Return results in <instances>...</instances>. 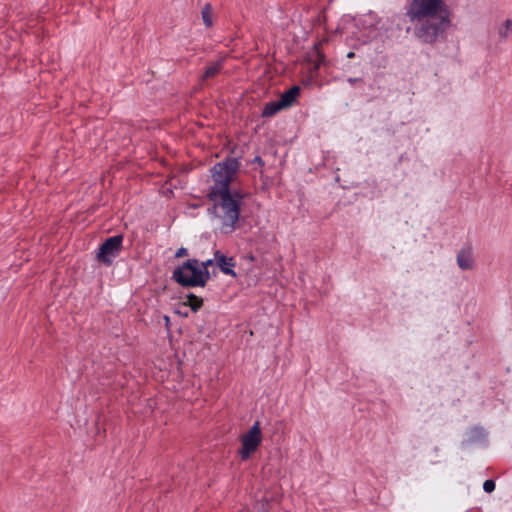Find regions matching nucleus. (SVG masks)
Here are the masks:
<instances>
[{"mask_svg": "<svg viewBox=\"0 0 512 512\" xmlns=\"http://www.w3.org/2000/svg\"><path fill=\"white\" fill-rule=\"evenodd\" d=\"M406 16L417 22L414 35L426 44L435 43L451 25L450 10L443 0H411Z\"/></svg>", "mask_w": 512, "mask_h": 512, "instance_id": "f257e3e1", "label": "nucleus"}, {"mask_svg": "<svg viewBox=\"0 0 512 512\" xmlns=\"http://www.w3.org/2000/svg\"><path fill=\"white\" fill-rule=\"evenodd\" d=\"M207 197L213 203L208 208V214L218 221L219 231L224 235L232 234L239 227L245 194L240 190H233Z\"/></svg>", "mask_w": 512, "mask_h": 512, "instance_id": "f03ea898", "label": "nucleus"}, {"mask_svg": "<svg viewBox=\"0 0 512 512\" xmlns=\"http://www.w3.org/2000/svg\"><path fill=\"white\" fill-rule=\"evenodd\" d=\"M240 167L237 158L228 157L218 162L210 169L213 184L209 187L207 195H216L232 192L231 183Z\"/></svg>", "mask_w": 512, "mask_h": 512, "instance_id": "7ed1b4c3", "label": "nucleus"}, {"mask_svg": "<svg viewBox=\"0 0 512 512\" xmlns=\"http://www.w3.org/2000/svg\"><path fill=\"white\" fill-rule=\"evenodd\" d=\"M172 278L183 287L205 286L209 280V271L199 268L198 259H188L173 271Z\"/></svg>", "mask_w": 512, "mask_h": 512, "instance_id": "20e7f679", "label": "nucleus"}, {"mask_svg": "<svg viewBox=\"0 0 512 512\" xmlns=\"http://www.w3.org/2000/svg\"><path fill=\"white\" fill-rule=\"evenodd\" d=\"M241 448L239 456L241 460H248L254 454L262 443V430L259 421H256L252 427L244 433L241 438Z\"/></svg>", "mask_w": 512, "mask_h": 512, "instance_id": "39448f33", "label": "nucleus"}, {"mask_svg": "<svg viewBox=\"0 0 512 512\" xmlns=\"http://www.w3.org/2000/svg\"><path fill=\"white\" fill-rule=\"evenodd\" d=\"M123 235L117 234L107 238L98 248L96 259L105 266H110L123 249Z\"/></svg>", "mask_w": 512, "mask_h": 512, "instance_id": "423d86ee", "label": "nucleus"}, {"mask_svg": "<svg viewBox=\"0 0 512 512\" xmlns=\"http://www.w3.org/2000/svg\"><path fill=\"white\" fill-rule=\"evenodd\" d=\"M456 262L460 270L468 271L473 270L475 267V259L473 248L471 245L466 244L462 246L457 252Z\"/></svg>", "mask_w": 512, "mask_h": 512, "instance_id": "0eeeda50", "label": "nucleus"}, {"mask_svg": "<svg viewBox=\"0 0 512 512\" xmlns=\"http://www.w3.org/2000/svg\"><path fill=\"white\" fill-rule=\"evenodd\" d=\"M215 259L217 260L218 266L220 270L226 275L235 276L236 273L233 270L235 266V262L233 258H228L225 255L221 254L220 251L215 252Z\"/></svg>", "mask_w": 512, "mask_h": 512, "instance_id": "6e6552de", "label": "nucleus"}, {"mask_svg": "<svg viewBox=\"0 0 512 512\" xmlns=\"http://www.w3.org/2000/svg\"><path fill=\"white\" fill-rule=\"evenodd\" d=\"M202 305V299L198 298L195 295H191L189 298V305L182 304L177 310L176 313L183 317H188L189 312H196Z\"/></svg>", "mask_w": 512, "mask_h": 512, "instance_id": "1a4fd4ad", "label": "nucleus"}, {"mask_svg": "<svg viewBox=\"0 0 512 512\" xmlns=\"http://www.w3.org/2000/svg\"><path fill=\"white\" fill-rule=\"evenodd\" d=\"M300 87L297 85L292 86L290 89L281 94L279 101L283 108L290 107L300 95Z\"/></svg>", "mask_w": 512, "mask_h": 512, "instance_id": "9d476101", "label": "nucleus"}, {"mask_svg": "<svg viewBox=\"0 0 512 512\" xmlns=\"http://www.w3.org/2000/svg\"><path fill=\"white\" fill-rule=\"evenodd\" d=\"M497 33L500 40L512 38V19H506L498 28Z\"/></svg>", "mask_w": 512, "mask_h": 512, "instance_id": "9b49d317", "label": "nucleus"}, {"mask_svg": "<svg viewBox=\"0 0 512 512\" xmlns=\"http://www.w3.org/2000/svg\"><path fill=\"white\" fill-rule=\"evenodd\" d=\"M282 109H284V108L281 105L279 100L270 101L264 105L261 115L263 117H271V116L275 115L276 113H278Z\"/></svg>", "mask_w": 512, "mask_h": 512, "instance_id": "f8f14e48", "label": "nucleus"}, {"mask_svg": "<svg viewBox=\"0 0 512 512\" xmlns=\"http://www.w3.org/2000/svg\"><path fill=\"white\" fill-rule=\"evenodd\" d=\"M223 62L219 60L212 65L208 66L203 74V79H208L216 76L222 70Z\"/></svg>", "mask_w": 512, "mask_h": 512, "instance_id": "ddd939ff", "label": "nucleus"}, {"mask_svg": "<svg viewBox=\"0 0 512 512\" xmlns=\"http://www.w3.org/2000/svg\"><path fill=\"white\" fill-rule=\"evenodd\" d=\"M201 16H202L203 23L205 24L206 27L209 28V27H211L213 25L212 6L209 3L204 5V7H203V9L201 11Z\"/></svg>", "mask_w": 512, "mask_h": 512, "instance_id": "4468645a", "label": "nucleus"}, {"mask_svg": "<svg viewBox=\"0 0 512 512\" xmlns=\"http://www.w3.org/2000/svg\"><path fill=\"white\" fill-rule=\"evenodd\" d=\"M495 482L491 479H488L483 484V489L487 493H492L495 490Z\"/></svg>", "mask_w": 512, "mask_h": 512, "instance_id": "2eb2a0df", "label": "nucleus"}, {"mask_svg": "<svg viewBox=\"0 0 512 512\" xmlns=\"http://www.w3.org/2000/svg\"><path fill=\"white\" fill-rule=\"evenodd\" d=\"M214 262L213 259H208L204 262L199 261V268H204V270H208V266L212 265Z\"/></svg>", "mask_w": 512, "mask_h": 512, "instance_id": "dca6fc26", "label": "nucleus"}, {"mask_svg": "<svg viewBox=\"0 0 512 512\" xmlns=\"http://www.w3.org/2000/svg\"><path fill=\"white\" fill-rule=\"evenodd\" d=\"M187 254H188V250L184 247H181L177 250L175 257L179 258V257L186 256Z\"/></svg>", "mask_w": 512, "mask_h": 512, "instance_id": "f3484780", "label": "nucleus"}, {"mask_svg": "<svg viewBox=\"0 0 512 512\" xmlns=\"http://www.w3.org/2000/svg\"><path fill=\"white\" fill-rule=\"evenodd\" d=\"M347 82L351 85H355L356 83L362 82V78L359 77H349Z\"/></svg>", "mask_w": 512, "mask_h": 512, "instance_id": "a211bd4d", "label": "nucleus"}, {"mask_svg": "<svg viewBox=\"0 0 512 512\" xmlns=\"http://www.w3.org/2000/svg\"><path fill=\"white\" fill-rule=\"evenodd\" d=\"M252 162H253V163H257V164H259V165H261V166H263V165H264V161L262 160V158H261L260 156H256V157L253 159V161H252Z\"/></svg>", "mask_w": 512, "mask_h": 512, "instance_id": "6ab92c4d", "label": "nucleus"}, {"mask_svg": "<svg viewBox=\"0 0 512 512\" xmlns=\"http://www.w3.org/2000/svg\"><path fill=\"white\" fill-rule=\"evenodd\" d=\"M175 323L176 322H170V321L165 322V327H166V330H167L168 333L170 332V330L173 327V324H175Z\"/></svg>", "mask_w": 512, "mask_h": 512, "instance_id": "aec40b11", "label": "nucleus"}, {"mask_svg": "<svg viewBox=\"0 0 512 512\" xmlns=\"http://www.w3.org/2000/svg\"><path fill=\"white\" fill-rule=\"evenodd\" d=\"M367 17L369 20H373L375 18L373 13L368 14Z\"/></svg>", "mask_w": 512, "mask_h": 512, "instance_id": "412c9836", "label": "nucleus"}, {"mask_svg": "<svg viewBox=\"0 0 512 512\" xmlns=\"http://www.w3.org/2000/svg\"><path fill=\"white\" fill-rule=\"evenodd\" d=\"M347 57H348V58H352V57H354V52H349V53L347 54Z\"/></svg>", "mask_w": 512, "mask_h": 512, "instance_id": "4be33fe9", "label": "nucleus"}, {"mask_svg": "<svg viewBox=\"0 0 512 512\" xmlns=\"http://www.w3.org/2000/svg\"><path fill=\"white\" fill-rule=\"evenodd\" d=\"M163 320L168 321V320H169V316L164 315V316H163Z\"/></svg>", "mask_w": 512, "mask_h": 512, "instance_id": "5701e85b", "label": "nucleus"}]
</instances>
